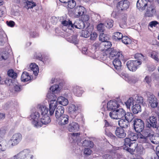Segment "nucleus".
Here are the masks:
<instances>
[{"label":"nucleus","instance_id":"obj_1","mask_svg":"<svg viewBox=\"0 0 159 159\" xmlns=\"http://www.w3.org/2000/svg\"><path fill=\"white\" fill-rule=\"evenodd\" d=\"M59 86L58 84H55L51 86L47 95V97L49 99V111L50 115L52 116L54 111L58 106V102L57 100V97L56 94L59 93Z\"/></svg>","mask_w":159,"mask_h":159},{"label":"nucleus","instance_id":"obj_2","mask_svg":"<svg viewBox=\"0 0 159 159\" xmlns=\"http://www.w3.org/2000/svg\"><path fill=\"white\" fill-rule=\"evenodd\" d=\"M141 53H137L135 55L134 57L137 60H129L127 61L126 65L128 69L130 71L135 72L139 67V65L142 64L140 59L143 57Z\"/></svg>","mask_w":159,"mask_h":159},{"label":"nucleus","instance_id":"obj_3","mask_svg":"<svg viewBox=\"0 0 159 159\" xmlns=\"http://www.w3.org/2000/svg\"><path fill=\"white\" fill-rule=\"evenodd\" d=\"M124 140L122 149L132 154H134L135 150L138 146L135 141L127 137L125 138Z\"/></svg>","mask_w":159,"mask_h":159},{"label":"nucleus","instance_id":"obj_4","mask_svg":"<svg viewBox=\"0 0 159 159\" xmlns=\"http://www.w3.org/2000/svg\"><path fill=\"white\" fill-rule=\"evenodd\" d=\"M39 111H41V115L42 116L39 123L41 124L39 125L38 127H41L43 124L47 125L51 121V119L50 117L47 115L48 112V109L47 107H43L40 105L38 107Z\"/></svg>","mask_w":159,"mask_h":159},{"label":"nucleus","instance_id":"obj_5","mask_svg":"<svg viewBox=\"0 0 159 159\" xmlns=\"http://www.w3.org/2000/svg\"><path fill=\"white\" fill-rule=\"evenodd\" d=\"M39 105H40L43 107H45L46 106L43 104H38L37 106L35 111L32 112L30 115L32 124L34 127L36 128H38L39 125L40 124H41L39 122L42 116H41V111L39 110L38 107Z\"/></svg>","mask_w":159,"mask_h":159},{"label":"nucleus","instance_id":"obj_6","mask_svg":"<svg viewBox=\"0 0 159 159\" xmlns=\"http://www.w3.org/2000/svg\"><path fill=\"white\" fill-rule=\"evenodd\" d=\"M105 102H102V104L103 107L101 108L102 111H105L106 108L108 111H111V112H113L116 111L117 108L120 107L119 102L116 100H111L107 103V105H105Z\"/></svg>","mask_w":159,"mask_h":159},{"label":"nucleus","instance_id":"obj_7","mask_svg":"<svg viewBox=\"0 0 159 159\" xmlns=\"http://www.w3.org/2000/svg\"><path fill=\"white\" fill-rule=\"evenodd\" d=\"M158 117L157 116H151L146 119V126L149 128H159Z\"/></svg>","mask_w":159,"mask_h":159},{"label":"nucleus","instance_id":"obj_8","mask_svg":"<svg viewBox=\"0 0 159 159\" xmlns=\"http://www.w3.org/2000/svg\"><path fill=\"white\" fill-rule=\"evenodd\" d=\"M125 111L123 108H117L116 111L109 113V116L112 119H121L124 117Z\"/></svg>","mask_w":159,"mask_h":159},{"label":"nucleus","instance_id":"obj_9","mask_svg":"<svg viewBox=\"0 0 159 159\" xmlns=\"http://www.w3.org/2000/svg\"><path fill=\"white\" fill-rule=\"evenodd\" d=\"M134 128L137 133H141L143 130L144 123L143 121L140 119H135L134 120Z\"/></svg>","mask_w":159,"mask_h":159},{"label":"nucleus","instance_id":"obj_10","mask_svg":"<svg viewBox=\"0 0 159 159\" xmlns=\"http://www.w3.org/2000/svg\"><path fill=\"white\" fill-rule=\"evenodd\" d=\"M80 107L77 104H71L69 105L68 112L72 118L75 119L78 114Z\"/></svg>","mask_w":159,"mask_h":159},{"label":"nucleus","instance_id":"obj_11","mask_svg":"<svg viewBox=\"0 0 159 159\" xmlns=\"http://www.w3.org/2000/svg\"><path fill=\"white\" fill-rule=\"evenodd\" d=\"M68 10L69 13L72 12V14L75 15L76 17H78L84 15L86 11V9L84 7L81 6H77L72 10Z\"/></svg>","mask_w":159,"mask_h":159},{"label":"nucleus","instance_id":"obj_12","mask_svg":"<svg viewBox=\"0 0 159 159\" xmlns=\"http://www.w3.org/2000/svg\"><path fill=\"white\" fill-rule=\"evenodd\" d=\"M130 5V2L127 0H121L117 4V7L119 11H124L127 10Z\"/></svg>","mask_w":159,"mask_h":159},{"label":"nucleus","instance_id":"obj_13","mask_svg":"<svg viewBox=\"0 0 159 159\" xmlns=\"http://www.w3.org/2000/svg\"><path fill=\"white\" fill-rule=\"evenodd\" d=\"M110 53L109 57L110 59H114L115 58H122L123 55L122 54V52L120 51L119 49L111 48L110 52H109Z\"/></svg>","mask_w":159,"mask_h":159},{"label":"nucleus","instance_id":"obj_14","mask_svg":"<svg viewBox=\"0 0 159 159\" xmlns=\"http://www.w3.org/2000/svg\"><path fill=\"white\" fill-rule=\"evenodd\" d=\"M22 138V135L20 133H16L14 134L11 137L10 140L12 141V146H14L19 143L21 141Z\"/></svg>","mask_w":159,"mask_h":159},{"label":"nucleus","instance_id":"obj_15","mask_svg":"<svg viewBox=\"0 0 159 159\" xmlns=\"http://www.w3.org/2000/svg\"><path fill=\"white\" fill-rule=\"evenodd\" d=\"M148 100L152 107L155 108L157 107L158 104L157 99L154 95H150L148 98Z\"/></svg>","mask_w":159,"mask_h":159},{"label":"nucleus","instance_id":"obj_16","mask_svg":"<svg viewBox=\"0 0 159 159\" xmlns=\"http://www.w3.org/2000/svg\"><path fill=\"white\" fill-rule=\"evenodd\" d=\"M69 116L66 114L62 115L58 118H57L60 125H62L68 123L69 120Z\"/></svg>","mask_w":159,"mask_h":159},{"label":"nucleus","instance_id":"obj_17","mask_svg":"<svg viewBox=\"0 0 159 159\" xmlns=\"http://www.w3.org/2000/svg\"><path fill=\"white\" fill-rule=\"evenodd\" d=\"M72 30L75 28L80 29H84L85 27V25L84 22L80 20H77L73 24L72 23Z\"/></svg>","mask_w":159,"mask_h":159},{"label":"nucleus","instance_id":"obj_18","mask_svg":"<svg viewBox=\"0 0 159 159\" xmlns=\"http://www.w3.org/2000/svg\"><path fill=\"white\" fill-rule=\"evenodd\" d=\"M115 134L116 136L119 138H123L126 136V134L124 129L116 127Z\"/></svg>","mask_w":159,"mask_h":159},{"label":"nucleus","instance_id":"obj_19","mask_svg":"<svg viewBox=\"0 0 159 159\" xmlns=\"http://www.w3.org/2000/svg\"><path fill=\"white\" fill-rule=\"evenodd\" d=\"M79 129V125L75 122H73L70 123L68 126V129L70 132H77Z\"/></svg>","mask_w":159,"mask_h":159},{"label":"nucleus","instance_id":"obj_20","mask_svg":"<svg viewBox=\"0 0 159 159\" xmlns=\"http://www.w3.org/2000/svg\"><path fill=\"white\" fill-rule=\"evenodd\" d=\"M140 134V136H143L144 138H146L148 139H151L153 137V132L151 129H143Z\"/></svg>","mask_w":159,"mask_h":159},{"label":"nucleus","instance_id":"obj_21","mask_svg":"<svg viewBox=\"0 0 159 159\" xmlns=\"http://www.w3.org/2000/svg\"><path fill=\"white\" fill-rule=\"evenodd\" d=\"M148 3L146 0H138L136 4L137 7L139 9L144 10L148 5Z\"/></svg>","mask_w":159,"mask_h":159},{"label":"nucleus","instance_id":"obj_22","mask_svg":"<svg viewBox=\"0 0 159 159\" xmlns=\"http://www.w3.org/2000/svg\"><path fill=\"white\" fill-rule=\"evenodd\" d=\"M156 13V11L152 5H151L149 9H147L145 13L144 16L145 17H152Z\"/></svg>","mask_w":159,"mask_h":159},{"label":"nucleus","instance_id":"obj_23","mask_svg":"<svg viewBox=\"0 0 159 159\" xmlns=\"http://www.w3.org/2000/svg\"><path fill=\"white\" fill-rule=\"evenodd\" d=\"M123 58H114L113 61V64L115 68L117 71H120L121 68V63L120 61Z\"/></svg>","mask_w":159,"mask_h":159},{"label":"nucleus","instance_id":"obj_24","mask_svg":"<svg viewBox=\"0 0 159 159\" xmlns=\"http://www.w3.org/2000/svg\"><path fill=\"white\" fill-rule=\"evenodd\" d=\"M55 109V116L56 119L64 115V108L63 106L61 105L58 106Z\"/></svg>","mask_w":159,"mask_h":159},{"label":"nucleus","instance_id":"obj_25","mask_svg":"<svg viewBox=\"0 0 159 159\" xmlns=\"http://www.w3.org/2000/svg\"><path fill=\"white\" fill-rule=\"evenodd\" d=\"M29 150L28 149L24 150L19 153L13 156V158L11 159H17L18 158H24L26 157V153L28 152Z\"/></svg>","mask_w":159,"mask_h":159},{"label":"nucleus","instance_id":"obj_26","mask_svg":"<svg viewBox=\"0 0 159 159\" xmlns=\"http://www.w3.org/2000/svg\"><path fill=\"white\" fill-rule=\"evenodd\" d=\"M84 91L81 87L76 86L74 87L73 88V92L74 94L77 96L80 97L81 96Z\"/></svg>","mask_w":159,"mask_h":159},{"label":"nucleus","instance_id":"obj_27","mask_svg":"<svg viewBox=\"0 0 159 159\" xmlns=\"http://www.w3.org/2000/svg\"><path fill=\"white\" fill-rule=\"evenodd\" d=\"M1 32L2 34L0 35V45L3 46L5 43L7 42L8 38L4 31Z\"/></svg>","mask_w":159,"mask_h":159},{"label":"nucleus","instance_id":"obj_28","mask_svg":"<svg viewBox=\"0 0 159 159\" xmlns=\"http://www.w3.org/2000/svg\"><path fill=\"white\" fill-rule=\"evenodd\" d=\"M29 70H30L33 71V73L35 76L38 75L39 68L38 66L35 63H32L30 66L28 68Z\"/></svg>","mask_w":159,"mask_h":159},{"label":"nucleus","instance_id":"obj_29","mask_svg":"<svg viewBox=\"0 0 159 159\" xmlns=\"http://www.w3.org/2000/svg\"><path fill=\"white\" fill-rule=\"evenodd\" d=\"M131 111L134 114H136L141 111V107L140 104L135 103L132 107Z\"/></svg>","mask_w":159,"mask_h":159},{"label":"nucleus","instance_id":"obj_30","mask_svg":"<svg viewBox=\"0 0 159 159\" xmlns=\"http://www.w3.org/2000/svg\"><path fill=\"white\" fill-rule=\"evenodd\" d=\"M31 80L30 76L26 71L23 72L21 77V80L24 82H27Z\"/></svg>","mask_w":159,"mask_h":159},{"label":"nucleus","instance_id":"obj_31","mask_svg":"<svg viewBox=\"0 0 159 159\" xmlns=\"http://www.w3.org/2000/svg\"><path fill=\"white\" fill-rule=\"evenodd\" d=\"M67 41L72 43L75 45L78 44L79 43V40L77 39V35H73L67 38Z\"/></svg>","mask_w":159,"mask_h":159},{"label":"nucleus","instance_id":"obj_32","mask_svg":"<svg viewBox=\"0 0 159 159\" xmlns=\"http://www.w3.org/2000/svg\"><path fill=\"white\" fill-rule=\"evenodd\" d=\"M58 105L66 106L68 103V101L67 98L62 96H60L57 98Z\"/></svg>","mask_w":159,"mask_h":159},{"label":"nucleus","instance_id":"obj_33","mask_svg":"<svg viewBox=\"0 0 159 159\" xmlns=\"http://www.w3.org/2000/svg\"><path fill=\"white\" fill-rule=\"evenodd\" d=\"M81 144L82 146L84 147H89L90 148H92L93 147V142L90 140H85L83 141Z\"/></svg>","mask_w":159,"mask_h":159},{"label":"nucleus","instance_id":"obj_34","mask_svg":"<svg viewBox=\"0 0 159 159\" xmlns=\"http://www.w3.org/2000/svg\"><path fill=\"white\" fill-rule=\"evenodd\" d=\"M123 34L119 32H116L113 34L112 36V39L116 41H120L122 37Z\"/></svg>","mask_w":159,"mask_h":159},{"label":"nucleus","instance_id":"obj_35","mask_svg":"<svg viewBox=\"0 0 159 159\" xmlns=\"http://www.w3.org/2000/svg\"><path fill=\"white\" fill-rule=\"evenodd\" d=\"M129 122L123 119L118 121V124L120 126V127L125 129L128 127L129 125Z\"/></svg>","mask_w":159,"mask_h":159},{"label":"nucleus","instance_id":"obj_36","mask_svg":"<svg viewBox=\"0 0 159 159\" xmlns=\"http://www.w3.org/2000/svg\"><path fill=\"white\" fill-rule=\"evenodd\" d=\"M109 35L104 34L103 33H100L99 37V40L102 42V43L109 40Z\"/></svg>","mask_w":159,"mask_h":159},{"label":"nucleus","instance_id":"obj_37","mask_svg":"<svg viewBox=\"0 0 159 159\" xmlns=\"http://www.w3.org/2000/svg\"><path fill=\"white\" fill-rule=\"evenodd\" d=\"M150 57L156 63H159V55L158 52L155 51H152L150 54Z\"/></svg>","mask_w":159,"mask_h":159},{"label":"nucleus","instance_id":"obj_38","mask_svg":"<svg viewBox=\"0 0 159 159\" xmlns=\"http://www.w3.org/2000/svg\"><path fill=\"white\" fill-rule=\"evenodd\" d=\"M124 117L126 121L131 122L134 118V115L131 112H125Z\"/></svg>","mask_w":159,"mask_h":159},{"label":"nucleus","instance_id":"obj_39","mask_svg":"<svg viewBox=\"0 0 159 159\" xmlns=\"http://www.w3.org/2000/svg\"><path fill=\"white\" fill-rule=\"evenodd\" d=\"M135 101L132 97L129 98L125 102V105L127 108H130V106L131 105H134L135 104Z\"/></svg>","mask_w":159,"mask_h":159},{"label":"nucleus","instance_id":"obj_40","mask_svg":"<svg viewBox=\"0 0 159 159\" xmlns=\"http://www.w3.org/2000/svg\"><path fill=\"white\" fill-rule=\"evenodd\" d=\"M102 45L104 46V50L106 51L110 52V49L112 46V43L111 42L108 41H107L103 43Z\"/></svg>","mask_w":159,"mask_h":159},{"label":"nucleus","instance_id":"obj_41","mask_svg":"<svg viewBox=\"0 0 159 159\" xmlns=\"http://www.w3.org/2000/svg\"><path fill=\"white\" fill-rule=\"evenodd\" d=\"M7 143L5 140H3L0 142V152L4 151L7 149Z\"/></svg>","mask_w":159,"mask_h":159},{"label":"nucleus","instance_id":"obj_42","mask_svg":"<svg viewBox=\"0 0 159 159\" xmlns=\"http://www.w3.org/2000/svg\"><path fill=\"white\" fill-rule=\"evenodd\" d=\"M72 22L70 20L67 21L66 20H62L61 24L63 26H66L68 28V29L72 30Z\"/></svg>","mask_w":159,"mask_h":159},{"label":"nucleus","instance_id":"obj_43","mask_svg":"<svg viewBox=\"0 0 159 159\" xmlns=\"http://www.w3.org/2000/svg\"><path fill=\"white\" fill-rule=\"evenodd\" d=\"M24 3H26V6L28 9L32 8L33 7L36 6L35 2H34L32 0L29 1L27 0L26 1H23Z\"/></svg>","mask_w":159,"mask_h":159},{"label":"nucleus","instance_id":"obj_44","mask_svg":"<svg viewBox=\"0 0 159 159\" xmlns=\"http://www.w3.org/2000/svg\"><path fill=\"white\" fill-rule=\"evenodd\" d=\"M8 76L13 79H16L17 76V74L12 69H9L7 72Z\"/></svg>","mask_w":159,"mask_h":159},{"label":"nucleus","instance_id":"obj_45","mask_svg":"<svg viewBox=\"0 0 159 159\" xmlns=\"http://www.w3.org/2000/svg\"><path fill=\"white\" fill-rule=\"evenodd\" d=\"M80 134V133H74L72 134V138L74 141H75L77 142L78 144L81 142V141L79 140Z\"/></svg>","mask_w":159,"mask_h":159},{"label":"nucleus","instance_id":"obj_46","mask_svg":"<svg viewBox=\"0 0 159 159\" xmlns=\"http://www.w3.org/2000/svg\"><path fill=\"white\" fill-rule=\"evenodd\" d=\"M128 134V136L131 139L136 141L138 139V135L137 134L133 132L132 131H129Z\"/></svg>","mask_w":159,"mask_h":159},{"label":"nucleus","instance_id":"obj_47","mask_svg":"<svg viewBox=\"0 0 159 159\" xmlns=\"http://www.w3.org/2000/svg\"><path fill=\"white\" fill-rule=\"evenodd\" d=\"M105 130V134L106 135L113 139H116V137L110 131L108 128H106Z\"/></svg>","mask_w":159,"mask_h":159},{"label":"nucleus","instance_id":"obj_48","mask_svg":"<svg viewBox=\"0 0 159 159\" xmlns=\"http://www.w3.org/2000/svg\"><path fill=\"white\" fill-rule=\"evenodd\" d=\"M16 79H10L8 78H6L4 81V83L7 86H13Z\"/></svg>","mask_w":159,"mask_h":159},{"label":"nucleus","instance_id":"obj_49","mask_svg":"<svg viewBox=\"0 0 159 159\" xmlns=\"http://www.w3.org/2000/svg\"><path fill=\"white\" fill-rule=\"evenodd\" d=\"M122 42L125 44H129L131 43V40L127 36L122 35L121 40Z\"/></svg>","mask_w":159,"mask_h":159},{"label":"nucleus","instance_id":"obj_50","mask_svg":"<svg viewBox=\"0 0 159 159\" xmlns=\"http://www.w3.org/2000/svg\"><path fill=\"white\" fill-rule=\"evenodd\" d=\"M68 7L70 9H73L76 6V2L74 0H69L66 3Z\"/></svg>","mask_w":159,"mask_h":159},{"label":"nucleus","instance_id":"obj_51","mask_svg":"<svg viewBox=\"0 0 159 159\" xmlns=\"http://www.w3.org/2000/svg\"><path fill=\"white\" fill-rule=\"evenodd\" d=\"M13 86H14L15 91L16 92H20L21 90V85L19 84L16 80L14 82Z\"/></svg>","mask_w":159,"mask_h":159},{"label":"nucleus","instance_id":"obj_52","mask_svg":"<svg viewBox=\"0 0 159 159\" xmlns=\"http://www.w3.org/2000/svg\"><path fill=\"white\" fill-rule=\"evenodd\" d=\"M114 21L111 19H109L107 20L105 23V26L107 28L110 29L113 26Z\"/></svg>","mask_w":159,"mask_h":159},{"label":"nucleus","instance_id":"obj_53","mask_svg":"<svg viewBox=\"0 0 159 159\" xmlns=\"http://www.w3.org/2000/svg\"><path fill=\"white\" fill-rule=\"evenodd\" d=\"M143 82L148 85H150L152 82L151 77L148 75L146 76L143 79Z\"/></svg>","mask_w":159,"mask_h":159},{"label":"nucleus","instance_id":"obj_54","mask_svg":"<svg viewBox=\"0 0 159 159\" xmlns=\"http://www.w3.org/2000/svg\"><path fill=\"white\" fill-rule=\"evenodd\" d=\"M90 35V33L88 30H83L81 31L80 36L84 38H87Z\"/></svg>","mask_w":159,"mask_h":159},{"label":"nucleus","instance_id":"obj_55","mask_svg":"<svg viewBox=\"0 0 159 159\" xmlns=\"http://www.w3.org/2000/svg\"><path fill=\"white\" fill-rule=\"evenodd\" d=\"M120 14L118 11H114L111 14V16L113 17L118 19L120 17Z\"/></svg>","mask_w":159,"mask_h":159},{"label":"nucleus","instance_id":"obj_56","mask_svg":"<svg viewBox=\"0 0 159 159\" xmlns=\"http://www.w3.org/2000/svg\"><path fill=\"white\" fill-rule=\"evenodd\" d=\"M143 98L141 96L137 97V98H135L134 99V101H135V104H139L140 105L143 103Z\"/></svg>","mask_w":159,"mask_h":159},{"label":"nucleus","instance_id":"obj_57","mask_svg":"<svg viewBox=\"0 0 159 159\" xmlns=\"http://www.w3.org/2000/svg\"><path fill=\"white\" fill-rule=\"evenodd\" d=\"M7 105H9L8 107H10H10H11L12 108L15 107L18 105V102L17 101H15L14 102H8L7 103Z\"/></svg>","mask_w":159,"mask_h":159},{"label":"nucleus","instance_id":"obj_58","mask_svg":"<svg viewBox=\"0 0 159 159\" xmlns=\"http://www.w3.org/2000/svg\"><path fill=\"white\" fill-rule=\"evenodd\" d=\"M159 24L158 22L157 21L153 20L149 23L148 25V27H150L152 28L153 27H156Z\"/></svg>","mask_w":159,"mask_h":159},{"label":"nucleus","instance_id":"obj_59","mask_svg":"<svg viewBox=\"0 0 159 159\" xmlns=\"http://www.w3.org/2000/svg\"><path fill=\"white\" fill-rule=\"evenodd\" d=\"M92 151L89 148H85L84 151V153L86 156H88L91 155Z\"/></svg>","mask_w":159,"mask_h":159},{"label":"nucleus","instance_id":"obj_60","mask_svg":"<svg viewBox=\"0 0 159 159\" xmlns=\"http://www.w3.org/2000/svg\"><path fill=\"white\" fill-rule=\"evenodd\" d=\"M97 29L99 31L102 33L104 30V24L102 23L99 24L97 26Z\"/></svg>","mask_w":159,"mask_h":159},{"label":"nucleus","instance_id":"obj_61","mask_svg":"<svg viewBox=\"0 0 159 159\" xmlns=\"http://www.w3.org/2000/svg\"><path fill=\"white\" fill-rule=\"evenodd\" d=\"M91 36L90 39L91 40H95L96 39L97 37V34L96 32H92L90 33V35Z\"/></svg>","mask_w":159,"mask_h":159},{"label":"nucleus","instance_id":"obj_62","mask_svg":"<svg viewBox=\"0 0 159 159\" xmlns=\"http://www.w3.org/2000/svg\"><path fill=\"white\" fill-rule=\"evenodd\" d=\"M6 24L7 26L11 27H13L15 24V22L12 20L7 21Z\"/></svg>","mask_w":159,"mask_h":159},{"label":"nucleus","instance_id":"obj_63","mask_svg":"<svg viewBox=\"0 0 159 159\" xmlns=\"http://www.w3.org/2000/svg\"><path fill=\"white\" fill-rule=\"evenodd\" d=\"M104 122L105 123L104 127H105V128L109 127H111L112 125V124L106 120H104Z\"/></svg>","mask_w":159,"mask_h":159},{"label":"nucleus","instance_id":"obj_64","mask_svg":"<svg viewBox=\"0 0 159 159\" xmlns=\"http://www.w3.org/2000/svg\"><path fill=\"white\" fill-rule=\"evenodd\" d=\"M57 17L55 16L52 17L51 19V21L53 25H55L57 22Z\"/></svg>","mask_w":159,"mask_h":159}]
</instances>
